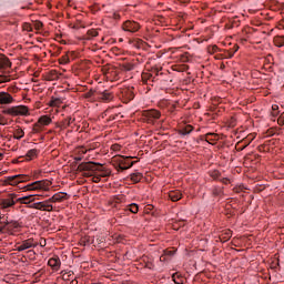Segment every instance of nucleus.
<instances>
[{
	"mask_svg": "<svg viewBox=\"0 0 284 284\" xmlns=\"http://www.w3.org/2000/svg\"><path fill=\"white\" fill-rule=\"evenodd\" d=\"M32 247H37V243L33 239L24 240L22 243H18L16 246V252H26V250H30Z\"/></svg>",
	"mask_w": 284,
	"mask_h": 284,
	"instance_id": "obj_7",
	"label": "nucleus"
},
{
	"mask_svg": "<svg viewBox=\"0 0 284 284\" xmlns=\"http://www.w3.org/2000/svg\"><path fill=\"white\" fill-rule=\"evenodd\" d=\"M122 28L125 32H139L141 26L135 21L128 20L123 23Z\"/></svg>",
	"mask_w": 284,
	"mask_h": 284,
	"instance_id": "obj_9",
	"label": "nucleus"
},
{
	"mask_svg": "<svg viewBox=\"0 0 284 284\" xmlns=\"http://www.w3.org/2000/svg\"><path fill=\"white\" fill-rule=\"evenodd\" d=\"M193 131H194V126L187 124V125L181 126L178 133L180 134V136H190V134H192Z\"/></svg>",
	"mask_w": 284,
	"mask_h": 284,
	"instance_id": "obj_14",
	"label": "nucleus"
},
{
	"mask_svg": "<svg viewBox=\"0 0 284 284\" xmlns=\"http://www.w3.org/2000/svg\"><path fill=\"white\" fill-rule=\"evenodd\" d=\"M205 141L207 143H211V145H214V143H216L219 141V134H216V133H207L205 135Z\"/></svg>",
	"mask_w": 284,
	"mask_h": 284,
	"instance_id": "obj_19",
	"label": "nucleus"
},
{
	"mask_svg": "<svg viewBox=\"0 0 284 284\" xmlns=\"http://www.w3.org/2000/svg\"><path fill=\"white\" fill-rule=\"evenodd\" d=\"M0 125H8V120L3 115H0Z\"/></svg>",
	"mask_w": 284,
	"mask_h": 284,
	"instance_id": "obj_44",
	"label": "nucleus"
},
{
	"mask_svg": "<svg viewBox=\"0 0 284 284\" xmlns=\"http://www.w3.org/2000/svg\"><path fill=\"white\" fill-rule=\"evenodd\" d=\"M59 77H61V74H59V72H57V70H51L47 74L45 79H47V81H58Z\"/></svg>",
	"mask_w": 284,
	"mask_h": 284,
	"instance_id": "obj_20",
	"label": "nucleus"
},
{
	"mask_svg": "<svg viewBox=\"0 0 284 284\" xmlns=\"http://www.w3.org/2000/svg\"><path fill=\"white\" fill-rule=\"evenodd\" d=\"M126 210H129V212H132V214H136L139 212V204L136 203L129 204L126 206Z\"/></svg>",
	"mask_w": 284,
	"mask_h": 284,
	"instance_id": "obj_30",
	"label": "nucleus"
},
{
	"mask_svg": "<svg viewBox=\"0 0 284 284\" xmlns=\"http://www.w3.org/2000/svg\"><path fill=\"white\" fill-rule=\"evenodd\" d=\"M23 136H26V132H23L21 128H18L14 130L13 139H17L18 141H20V139H23Z\"/></svg>",
	"mask_w": 284,
	"mask_h": 284,
	"instance_id": "obj_25",
	"label": "nucleus"
},
{
	"mask_svg": "<svg viewBox=\"0 0 284 284\" xmlns=\"http://www.w3.org/2000/svg\"><path fill=\"white\" fill-rule=\"evenodd\" d=\"M278 125H284V112L277 119Z\"/></svg>",
	"mask_w": 284,
	"mask_h": 284,
	"instance_id": "obj_43",
	"label": "nucleus"
},
{
	"mask_svg": "<svg viewBox=\"0 0 284 284\" xmlns=\"http://www.w3.org/2000/svg\"><path fill=\"white\" fill-rule=\"evenodd\" d=\"M2 114H9V116H28L30 110L26 105H17L2 110Z\"/></svg>",
	"mask_w": 284,
	"mask_h": 284,
	"instance_id": "obj_2",
	"label": "nucleus"
},
{
	"mask_svg": "<svg viewBox=\"0 0 284 284\" xmlns=\"http://www.w3.org/2000/svg\"><path fill=\"white\" fill-rule=\"evenodd\" d=\"M229 51L233 52V55L236 54V52H239L237 44H234V47L232 49H230Z\"/></svg>",
	"mask_w": 284,
	"mask_h": 284,
	"instance_id": "obj_47",
	"label": "nucleus"
},
{
	"mask_svg": "<svg viewBox=\"0 0 284 284\" xmlns=\"http://www.w3.org/2000/svg\"><path fill=\"white\" fill-rule=\"evenodd\" d=\"M124 168H132V165H134V161H132L130 158H122L120 161H119Z\"/></svg>",
	"mask_w": 284,
	"mask_h": 284,
	"instance_id": "obj_24",
	"label": "nucleus"
},
{
	"mask_svg": "<svg viewBox=\"0 0 284 284\" xmlns=\"http://www.w3.org/2000/svg\"><path fill=\"white\" fill-rule=\"evenodd\" d=\"M130 179L133 183H141V180L143 179V174L141 173H132L130 175Z\"/></svg>",
	"mask_w": 284,
	"mask_h": 284,
	"instance_id": "obj_26",
	"label": "nucleus"
},
{
	"mask_svg": "<svg viewBox=\"0 0 284 284\" xmlns=\"http://www.w3.org/2000/svg\"><path fill=\"white\" fill-rule=\"evenodd\" d=\"M221 241L225 243V241H230L232 239V231L226 230L220 235Z\"/></svg>",
	"mask_w": 284,
	"mask_h": 284,
	"instance_id": "obj_27",
	"label": "nucleus"
},
{
	"mask_svg": "<svg viewBox=\"0 0 284 284\" xmlns=\"http://www.w3.org/2000/svg\"><path fill=\"white\" fill-rule=\"evenodd\" d=\"M43 130V125L38 121L37 123L33 124V133L39 134Z\"/></svg>",
	"mask_w": 284,
	"mask_h": 284,
	"instance_id": "obj_31",
	"label": "nucleus"
},
{
	"mask_svg": "<svg viewBox=\"0 0 284 284\" xmlns=\"http://www.w3.org/2000/svg\"><path fill=\"white\" fill-rule=\"evenodd\" d=\"M19 227H21V224H19V222H17V221H10V222H9V227H8V230H9L10 232H12V231H14V230H19Z\"/></svg>",
	"mask_w": 284,
	"mask_h": 284,
	"instance_id": "obj_29",
	"label": "nucleus"
},
{
	"mask_svg": "<svg viewBox=\"0 0 284 284\" xmlns=\"http://www.w3.org/2000/svg\"><path fill=\"white\" fill-rule=\"evenodd\" d=\"M119 144H114V145H112V150H119Z\"/></svg>",
	"mask_w": 284,
	"mask_h": 284,
	"instance_id": "obj_56",
	"label": "nucleus"
},
{
	"mask_svg": "<svg viewBox=\"0 0 284 284\" xmlns=\"http://www.w3.org/2000/svg\"><path fill=\"white\" fill-rule=\"evenodd\" d=\"M142 116L146 123L153 124L156 120L161 119V111L155 109L144 110Z\"/></svg>",
	"mask_w": 284,
	"mask_h": 284,
	"instance_id": "obj_4",
	"label": "nucleus"
},
{
	"mask_svg": "<svg viewBox=\"0 0 284 284\" xmlns=\"http://www.w3.org/2000/svg\"><path fill=\"white\" fill-rule=\"evenodd\" d=\"M37 149H31L27 152V159H29V161H32V159H34V156H37Z\"/></svg>",
	"mask_w": 284,
	"mask_h": 284,
	"instance_id": "obj_33",
	"label": "nucleus"
},
{
	"mask_svg": "<svg viewBox=\"0 0 284 284\" xmlns=\"http://www.w3.org/2000/svg\"><path fill=\"white\" fill-rule=\"evenodd\" d=\"M0 224H2L1 227H3V230H6V227L8 230V227L10 226V221L0 222Z\"/></svg>",
	"mask_w": 284,
	"mask_h": 284,
	"instance_id": "obj_46",
	"label": "nucleus"
},
{
	"mask_svg": "<svg viewBox=\"0 0 284 284\" xmlns=\"http://www.w3.org/2000/svg\"><path fill=\"white\" fill-rule=\"evenodd\" d=\"M102 165L94 162H82L78 166V172H83L82 176H85L87 179H90L92 176V172H98L101 170Z\"/></svg>",
	"mask_w": 284,
	"mask_h": 284,
	"instance_id": "obj_1",
	"label": "nucleus"
},
{
	"mask_svg": "<svg viewBox=\"0 0 284 284\" xmlns=\"http://www.w3.org/2000/svg\"><path fill=\"white\" fill-rule=\"evenodd\" d=\"M98 99L103 101V103H110V101H114V93L109 90H104L98 93Z\"/></svg>",
	"mask_w": 284,
	"mask_h": 284,
	"instance_id": "obj_10",
	"label": "nucleus"
},
{
	"mask_svg": "<svg viewBox=\"0 0 284 284\" xmlns=\"http://www.w3.org/2000/svg\"><path fill=\"white\" fill-rule=\"evenodd\" d=\"M29 254H34V251L30 250V251H29Z\"/></svg>",
	"mask_w": 284,
	"mask_h": 284,
	"instance_id": "obj_61",
	"label": "nucleus"
},
{
	"mask_svg": "<svg viewBox=\"0 0 284 284\" xmlns=\"http://www.w3.org/2000/svg\"><path fill=\"white\" fill-rule=\"evenodd\" d=\"M3 232V227L0 226V233Z\"/></svg>",
	"mask_w": 284,
	"mask_h": 284,
	"instance_id": "obj_63",
	"label": "nucleus"
},
{
	"mask_svg": "<svg viewBox=\"0 0 284 284\" xmlns=\"http://www.w3.org/2000/svg\"><path fill=\"white\" fill-rule=\"evenodd\" d=\"M3 159V153H0V161Z\"/></svg>",
	"mask_w": 284,
	"mask_h": 284,
	"instance_id": "obj_60",
	"label": "nucleus"
},
{
	"mask_svg": "<svg viewBox=\"0 0 284 284\" xmlns=\"http://www.w3.org/2000/svg\"><path fill=\"white\" fill-rule=\"evenodd\" d=\"M174 283H176V284H181V282H176V280H174Z\"/></svg>",
	"mask_w": 284,
	"mask_h": 284,
	"instance_id": "obj_64",
	"label": "nucleus"
},
{
	"mask_svg": "<svg viewBox=\"0 0 284 284\" xmlns=\"http://www.w3.org/2000/svg\"><path fill=\"white\" fill-rule=\"evenodd\" d=\"M125 170H130V166H123V165L119 162V165H118L116 171H118V172H123V171H125Z\"/></svg>",
	"mask_w": 284,
	"mask_h": 284,
	"instance_id": "obj_40",
	"label": "nucleus"
},
{
	"mask_svg": "<svg viewBox=\"0 0 284 284\" xmlns=\"http://www.w3.org/2000/svg\"><path fill=\"white\" fill-rule=\"evenodd\" d=\"M183 196V194H181V191L175 190V191H170L169 192V197L171 199V201L176 202V201H181V197Z\"/></svg>",
	"mask_w": 284,
	"mask_h": 284,
	"instance_id": "obj_18",
	"label": "nucleus"
},
{
	"mask_svg": "<svg viewBox=\"0 0 284 284\" xmlns=\"http://www.w3.org/2000/svg\"><path fill=\"white\" fill-rule=\"evenodd\" d=\"M211 176H212V179H219L220 176H221V172H219V171H213V172H211Z\"/></svg>",
	"mask_w": 284,
	"mask_h": 284,
	"instance_id": "obj_42",
	"label": "nucleus"
},
{
	"mask_svg": "<svg viewBox=\"0 0 284 284\" xmlns=\"http://www.w3.org/2000/svg\"><path fill=\"white\" fill-rule=\"evenodd\" d=\"M55 199V203H61L62 201L68 200V193L59 192L53 195Z\"/></svg>",
	"mask_w": 284,
	"mask_h": 284,
	"instance_id": "obj_21",
	"label": "nucleus"
},
{
	"mask_svg": "<svg viewBox=\"0 0 284 284\" xmlns=\"http://www.w3.org/2000/svg\"><path fill=\"white\" fill-rule=\"evenodd\" d=\"M160 261H165V256L162 255V256L160 257Z\"/></svg>",
	"mask_w": 284,
	"mask_h": 284,
	"instance_id": "obj_59",
	"label": "nucleus"
},
{
	"mask_svg": "<svg viewBox=\"0 0 284 284\" xmlns=\"http://www.w3.org/2000/svg\"><path fill=\"white\" fill-rule=\"evenodd\" d=\"M120 99L124 103H130V101H132L134 99V88L128 87V88L121 89Z\"/></svg>",
	"mask_w": 284,
	"mask_h": 284,
	"instance_id": "obj_5",
	"label": "nucleus"
},
{
	"mask_svg": "<svg viewBox=\"0 0 284 284\" xmlns=\"http://www.w3.org/2000/svg\"><path fill=\"white\" fill-rule=\"evenodd\" d=\"M72 118H67L63 122H62V125L63 128H70V125L72 124Z\"/></svg>",
	"mask_w": 284,
	"mask_h": 284,
	"instance_id": "obj_37",
	"label": "nucleus"
},
{
	"mask_svg": "<svg viewBox=\"0 0 284 284\" xmlns=\"http://www.w3.org/2000/svg\"><path fill=\"white\" fill-rule=\"evenodd\" d=\"M165 256H174V251H164Z\"/></svg>",
	"mask_w": 284,
	"mask_h": 284,
	"instance_id": "obj_51",
	"label": "nucleus"
},
{
	"mask_svg": "<svg viewBox=\"0 0 284 284\" xmlns=\"http://www.w3.org/2000/svg\"><path fill=\"white\" fill-rule=\"evenodd\" d=\"M159 75H152V78H151V81H152V83H154L155 81H159V78H158Z\"/></svg>",
	"mask_w": 284,
	"mask_h": 284,
	"instance_id": "obj_54",
	"label": "nucleus"
},
{
	"mask_svg": "<svg viewBox=\"0 0 284 284\" xmlns=\"http://www.w3.org/2000/svg\"><path fill=\"white\" fill-rule=\"evenodd\" d=\"M30 181V175L27 174H18L12 176H7L4 183L7 185H19V183H26Z\"/></svg>",
	"mask_w": 284,
	"mask_h": 284,
	"instance_id": "obj_3",
	"label": "nucleus"
},
{
	"mask_svg": "<svg viewBox=\"0 0 284 284\" xmlns=\"http://www.w3.org/2000/svg\"><path fill=\"white\" fill-rule=\"evenodd\" d=\"M212 52H219V47L213 45V47H212Z\"/></svg>",
	"mask_w": 284,
	"mask_h": 284,
	"instance_id": "obj_55",
	"label": "nucleus"
},
{
	"mask_svg": "<svg viewBox=\"0 0 284 284\" xmlns=\"http://www.w3.org/2000/svg\"><path fill=\"white\" fill-rule=\"evenodd\" d=\"M38 122L41 123V125H50V123H52V118L49 115H42L39 118Z\"/></svg>",
	"mask_w": 284,
	"mask_h": 284,
	"instance_id": "obj_23",
	"label": "nucleus"
},
{
	"mask_svg": "<svg viewBox=\"0 0 284 284\" xmlns=\"http://www.w3.org/2000/svg\"><path fill=\"white\" fill-rule=\"evenodd\" d=\"M31 210H40L41 212H52L54 210V206L52 204H49V202H36L29 205Z\"/></svg>",
	"mask_w": 284,
	"mask_h": 284,
	"instance_id": "obj_6",
	"label": "nucleus"
},
{
	"mask_svg": "<svg viewBox=\"0 0 284 284\" xmlns=\"http://www.w3.org/2000/svg\"><path fill=\"white\" fill-rule=\"evenodd\" d=\"M12 78L9 74H0V83H10Z\"/></svg>",
	"mask_w": 284,
	"mask_h": 284,
	"instance_id": "obj_32",
	"label": "nucleus"
},
{
	"mask_svg": "<svg viewBox=\"0 0 284 284\" xmlns=\"http://www.w3.org/2000/svg\"><path fill=\"white\" fill-rule=\"evenodd\" d=\"M254 139H256L255 133L248 134L244 140H242L243 146H241L240 150H245V148H247V145H250Z\"/></svg>",
	"mask_w": 284,
	"mask_h": 284,
	"instance_id": "obj_17",
	"label": "nucleus"
},
{
	"mask_svg": "<svg viewBox=\"0 0 284 284\" xmlns=\"http://www.w3.org/2000/svg\"><path fill=\"white\" fill-rule=\"evenodd\" d=\"M274 45H276V48H283L284 45V36H276L273 39Z\"/></svg>",
	"mask_w": 284,
	"mask_h": 284,
	"instance_id": "obj_22",
	"label": "nucleus"
},
{
	"mask_svg": "<svg viewBox=\"0 0 284 284\" xmlns=\"http://www.w3.org/2000/svg\"><path fill=\"white\" fill-rule=\"evenodd\" d=\"M122 70H125V72H132V70H134V64L125 63L122 65Z\"/></svg>",
	"mask_w": 284,
	"mask_h": 284,
	"instance_id": "obj_35",
	"label": "nucleus"
},
{
	"mask_svg": "<svg viewBox=\"0 0 284 284\" xmlns=\"http://www.w3.org/2000/svg\"><path fill=\"white\" fill-rule=\"evenodd\" d=\"M93 183H101V175L93 176Z\"/></svg>",
	"mask_w": 284,
	"mask_h": 284,
	"instance_id": "obj_48",
	"label": "nucleus"
},
{
	"mask_svg": "<svg viewBox=\"0 0 284 284\" xmlns=\"http://www.w3.org/2000/svg\"><path fill=\"white\" fill-rule=\"evenodd\" d=\"M88 39H94V37H99V31L91 29L87 32Z\"/></svg>",
	"mask_w": 284,
	"mask_h": 284,
	"instance_id": "obj_34",
	"label": "nucleus"
},
{
	"mask_svg": "<svg viewBox=\"0 0 284 284\" xmlns=\"http://www.w3.org/2000/svg\"><path fill=\"white\" fill-rule=\"evenodd\" d=\"M14 103V98L8 92H0V105H10Z\"/></svg>",
	"mask_w": 284,
	"mask_h": 284,
	"instance_id": "obj_11",
	"label": "nucleus"
},
{
	"mask_svg": "<svg viewBox=\"0 0 284 284\" xmlns=\"http://www.w3.org/2000/svg\"><path fill=\"white\" fill-rule=\"evenodd\" d=\"M108 176H110V172H104V173L100 174V178H102V179H105Z\"/></svg>",
	"mask_w": 284,
	"mask_h": 284,
	"instance_id": "obj_52",
	"label": "nucleus"
},
{
	"mask_svg": "<svg viewBox=\"0 0 284 284\" xmlns=\"http://www.w3.org/2000/svg\"><path fill=\"white\" fill-rule=\"evenodd\" d=\"M152 75L153 73H143L142 74V80L148 83V81H152Z\"/></svg>",
	"mask_w": 284,
	"mask_h": 284,
	"instance_id": "obj_36",
	"label": "nucleus"
},
{
	"mask_svg": "<svg viewBox=\"0 0 284 284\" xmlns=\"http://www.w3.org/2000/svg\"><path fill=\"white\" fill-rule=\"evenodd\" d=\"M118 77H119V75H118V74H115V78H114V80H115V81H116V79H119Z\"/></svg>",
	"mask_w": 284,
	"mask_h": 284,
	"instance_id": "obj_62",
	"label": "nucleus"
},
{
	"mask_svg": "<svg viewBox=\"0 0 284 284\" xmlns=\"http://www.w3.org/2000/svg\"><path fill=\"white\" fill-rule=\"evenodd\" d=\"M36 30H41L43 28V22H36Z\"/></svg>",
	"mask_w": 284,
	"mask_h": 284,
	"instance_id": "obj_49",
	"label": "nucleus"
},
{
	"mask_svg": "<svg viewBox=\"0 0 284 284\" xmlns=\"http://www.w3.org/2000/svg\"><path fill=\"white\" fill-rule=\"evenodd\" d=\"M45 202H49V205H51V203H57V200L54 199V195H53L49 200H45Z\"/></svg>",
	"mask_w": 284,
	"mask_h": 284,
	"instance_id": "obj_50",
	"label": "nucleus"
},
{
	"mask_svg": "<svg viewBox=\"0 0 284 284\" xmlns=\"http://www.w3.org/2000/svg\"><path fill=\"white\" fill-rule=\"evenodd\" d=\"M48 265L52 267V270H59V267H61V260L59 257H51L48 261Z\"/></svg>",
	"mask_w": 284,
	"mask_h": 284,
	"instance_id": "obj_16",
	"label": "nucleus"
},
{
	"mask_svg": "<svg viewBox=\"0 0 284 284\" xmlns=\"http://www.w3.org/2000/svg\"><path fill=\"white\" fill-rule=\"evenodd\" d=\"M17 201L18 203H22L23 205H32V203L39 201V197L37 195H27L19 197Z\"/></svg>",
	"mask_w": 284,
	"mask_h": 284,
	"instance_id": "obj_12",
	"label": "nucleus"
},
{
	"mask_svg": "<svg viewBox=\"0 0 284 284\" xmlns=\"http://www.w3.org/2000/svg\"><path fill=\"white\" fill-rule=\"evenodd\" d=\"M222 182L225 183V184H229L230 180L229 179H223Z\"/></svg>",
	"mask_w": 284,
	"mask_h": 284,
	"instance_id": "obj_57",
	"label": "nucleus"
},
{
	"mask_svg": "<svg viewBox=\"0 0 284 284\" xmlns=\"http://www.w3.org/2000/svg\"><path fill=\"white\" fill-rule=\"evenodd\" d=\"M8 92H11L12 94H16V92H19V88L12 85L8 88Z\"/></svg>",
	"mask_w": 284,
	"mask_h": 284,
	"instance_id": "obj_41",
	"label": "nucleus"
},
{
	"mask_svg": "<svg viewBox=\"0 0 284 284\" xmlns=\"http://www.w3.org/2000/svg\"><path fill=\"white\" fill-rule=\"evenodd\" d=\"M43 187H45V183L42 182V181H37V182H33L31 184H28L26 186V190L30 191V190H43Z\"/></svg>",
	"mask_w": 284,
	"mask_h": 284,
	"instance_id": "obj_15",
	"label": "nucleus"
},
{
	"mask_svg": "<svg viewBox=\"0 0 284 284\" xmlns=\"http://www.w3.org/2000/svg\"><path fill=\"white\" fill-rule=\"evenodd\" d=\"M70 284H79V282L77 280H73Z\"/></svg>",
	"mask_w": 284,
	"mask_h": 284,
	"instance_id": "obj_58",
	"label": "nucleus"
},
{
	"mask_svg": "<svg viewBox=\"0 0 284 284\" xmlns=\"http://www.w3.org/2000/svg\"><path fill=\"white\" fill-rule=\"evenodd\" d=\"M14 199H17V194H9L8 199L0 200V207H2V210H8V207H14V205L17 204V202H14Z\"/></svg>",
	"mask_w": 284,
	"mask_h": 284,
	"instance_id": "obj_8",
	"label": "nucleus"
},
{
	"mask_svg": "<svg viewBox=\"0 0 284 284\" xmlns=\"http://www.w3.org/2000/svg\"><path fill=\"white\" fill-rule=\"evenodd\" d=\"M152 74L155 75V77H159V69H156V68L153 69L152 70Z\"/></svg>",
	"mask_w": 284,
	"mask_h": 284,
	"instance_id": "obj_53",
	"label": "nucleus"
},
{
	"mask_svg": "<svg viewBox=\"0 0 284 284\" xmlns=\"http://www.w3.org/2000/svg\"><path fill=\"white\" fill-rule=\"evenodd\" d=\"M8 68H12V62L6 54L0 53V70H8Z\"/></svg>",
	"mask_w": 284,
	"mask_h": 284,
	"instance_id": "obj_13",
	"label": "nucleus"
},
{
	"mask_svg": "<svg viewBox=\"0 0 284 284\" xmlns=\"http://www.w3.org/2000/svg\"><path fill=\"white\" fill-rule=\"evenodd\" d=\"M87 99H92L94 97V90H90L85 93Z\"/></svg>",
	"mask_w": 284,
	"mask_h": 284,
	"instance_id": "obj_45",
	"label": "nucleus"
},
{
	"mask_svg": "<svg viewBox=\"0 0 284 284\" xmlns=\"http://www.w3.org/2000/svg\"><path fill=\"white\" fill-rule=\"evenodd\" d=\"M181 61H182V63H189L190 62V57H187V53L181 55Z\"/></svg>",
	"mask_w": 284,
	"mask_h": 284,
	"instance_id": "obj_39",
	"label": "nucleus"
},
{
	"mask_svg": "<svg viewBox=\"0 0 284 284\" xmlns=\"http://www.w3.org/2000/svg\"><path fill=\"white\" fill-rule=\"evenodd\" d=\"M61 103H63V101H61V99L59 98H52L49 105L51 108H59L61 105Z\"/></svg>",
	"mask_w": 284,
	"mask_h": 284,
	"instance_id": "obj_28",
	"label": "nucleus"
},
{
	"mask_svg": "<svg viewBox=\"0 0 284 284\" xmlns=\"http://www.w3.org/2000/svg\"><path fill=\"white\" fill-rule=\"evenodd\" d=\"M224 57L226 59H232V57H234V52H231L230 50H224Z\"/></svg>",
	"mask_w": 284,
	"mask_h": 284,
	"instance_id": "obj_38",
	"label": "nucleus"
}]
</instances>
